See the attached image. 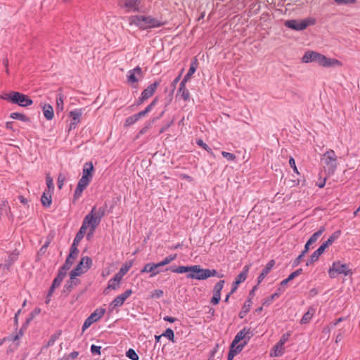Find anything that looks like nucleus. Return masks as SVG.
Returning <instances> with one entry per match:
<instances>
[{
	"label": "nucleus",
	"instance_id": "obj_1",
	"mask_svg": "<svg viewBox=\"0 0 360 360\" xmlns=\"http://www.w3.org/2000/svg\"><path fill=\"white\" fill-rule=\"evenodd\" d=\"M1 98L21 107H27L33 103L32 100L29 96L18 91H11L10 93L4 94L1 96Z\"/></svg>",
	"mask_w": 360,
	"mask_h": 360
},
{
	"label": "nucleus",
	"instance_id": "obj_2",
	"mask_svg": "<svg viewBox=\"0 0 360 360\" xmlns=\"http://www.w3.org/2000/svg\"><path fill=\"white\" fill-rule=\"evenodd\" d=\"M130 24H134L140 29L146 30L147 28L158 27L163 25L157 19L150 16L134 15L130 18Z\"/></svg>",
	"mask_w": 360,
	"mask_h": 360
},
{
	"label": "nucleus",
	"instance_id": "obj_3",
	"mask_svg": "<svg viewBox=\"0 0 360 360\" xmlns=\"http://www.w3.org/2000/svg\"><path fill=\"white\" fill-rule=\"evenodd\" d=\"M105 210L106 205L100 207L98 210L96 207H94L90 213L84 217L83 221L94 231L99 224L101 217L105 215Z\"/></svg>",
	"mask_w": 360,
	"mask_h": 360
},
{
	"label": "nucleus",
	"instance_id": "obj_4",
	"mask_svg": "<svg viewBox=\"0 0 360 360\" xmlns=\"http://www.w3.org/2000/svg\"><path fill=\"white\" fill-rule=\"evenodd\" d=\"M341 234V231L338 230L335 231L332 235L328 238V239L325 241L311 256L310 259L307 262V266L313 264L314 262L317 261L319 257L324 252L325 250L330 245L333 243V242L338 239Z\"/></svg>",
	"mask_w": 360,
	"mask_h": 360
},
{
	"label": "nucleus",
	"instance_id": "obj_5",
	"mask_svg": "<svg viewBox=\"0 0 360 360\" xmlns=\"http://www.w3.org/2000/svg\"><path fill=\"white\" fill-rule=\"evenodd\" d=\"M217 271L214 269H201L199 265L191 266L190 274H187L188 278L195 279H206L212 276H214Z\"/></svg>",
	"mask_w": 360,
	"mask_h": 360
},
{
	"label": "nucleus",
	"instance_id": "obj_6",
	"mask_svg": "<svg viewBox=\"0 0 360 360\" xmlns=\"http://www.w3.org/2000/svg\"><path fill=\"white\" fill-rule=\"evenodd\" d=\"M316 23L314 18H309L302 20H289L285 22V25L290 29L300 31L306 29L309 25H313Z\"/></svg>",
	"mask_w": 360,
	"mask_h": 360
},
{
	"label": "nucleus",
	"instance_id": "obj_7",
	"mask_svg": "<svg viewBox=\"0 0 360 360\" xmlns=\"http://www.w3.org/2000/svg\"><path fill=\"white\" fill-rule=\"evenodd\" d=\"M176 255L174 254V255H170L169 257H167L162 262L153 264V263H148L146 264L143 268V269L141 271L142 272H150L152 273L151 276L157 274L158 273V271H156L158 267L162 266L164 265H166L169 263H170L172 261H173L174 259H176Z\"/></svg>",
	"mask_w": 360,
	"mask_h": 360
},
{
	"label": "nucleus",
	"instance_id": "obj_8",
	"mask_svg": "<svg viewBox=\"0 0 360 360\" xmlns=\"http://www.w3.org/2000/svg\"><path fill=\"white\" fill-rule=\"evenodd\" d=\"M323 160L329 172L333 174L337 168V156L333 150H329L323 154Z\"/></svg>",
	"mask_w": 360,
	"mask_h": 360
},
{
	"label": "nucleus",
	"instance_id": "obj_9",
	"mask_svg": "<svg viewBox=\"0 0 360 360\" xmlns=\"http://www.w3.org/2000/svg\"><path fill=\"white\" fill-rule=\"evenodd\" d=\"M351 273V270L347 265L342 264L340 262H335L329 269V275L331 278L336 277L338 274H344L345 276Z\"/></svg>",
	"mask_w": 360,
	"mask_h": 360
},
{
	"label": "nucleus",
	"instance_id": "obj_10",
	"mask_svg": "<svg viewBox=\"0 0 360 360\" xmlns=\"http://www.w3.org/2000/svg\"><path fill=\"white\" fill-rule=\"evenodd\" d=\"M315 62L318 63L323 67H332V66H341L342 63L335 58H328L324 55L316 52V57Z\"/></svg>",
	"mask_w": 360,
	"mask_h": 360
},
{
	"label": "nucleus",
	"instance_id": "obj_11",
	"mask_svg": "<svg viewBox=\"0 0 360 360\" xmlns=\"http://www.w3.org/2000/svg\"><path fill=\"white\" fill-rule=\"evenodd\" d=\"M105 309H97L84 321L82 326V332H84L91 324L98 321L104 314Z\"/></svg>",
	"mask_w": 360,
	"mask_h": 360
},
{
	"label": "nucleus",
	"instance_id": "obj_12",
	"mask_svg": "<svg viewBox=\"0 0 360 360\" xmlns=\"http://www.w3.org/2000/svg\"><path fill=\"white\" fill-rule=\"evenodd\" d=\"M91 180L88 179V178L85 176H82L79 179L77 188L75 191L74 193V201L77 200L82 194L83 191L87 187Z\"/></svg>",
	"mask_w": 360,
	"mask_h": 360
},
{
	"label": "nucleus",
	"instance_id": "obj_13",
	"mask_svg": "<svg viewBox=\"0 0 360 360\" xmlns=\"http://www.w3.org/2000/svg\"><path fill=\"white\" fill-rule=\"evenodd\" d=\"M89 226L85 224V223L83 221L82 225L79 229V231L77 232V233L75 236V238L74 239L73 243L72 244L70 249L75 251H77L79 252V250L77 248V246L79 243V242L82 240V239L84 238V236L86 231L87 227Z\"/></svg>",
	"mask_w": 360,
	"mask_h": 360
},
{
	"label": "nucleus",
	"instance_id": "obj_14",
	"mask_svg": "<svg viewBox=\"0 0 360 360\" xmlns=\"http://www.w3.org/2000/svg\"><path fill=\"white\" fill-rule=\"evenodd\" d=\"M252 336V333L250 331V329L246 330L245 328H243L236 334L232 342H233V344H238L243 340L244 341L246 340L248 342Z\"/></svg>",
	"mask_w": 360,
	"mask_h": 360
},
{
	"label": "nucleus",
	"instance_id": "obj_15",
	"mask_svg": "<svg viewBox=\"0 0 360 360\" xmlns=\"http://www.w3.org/2000/svg\"><path fill=\"white\" fill-rule=\"evenodd\" d=\"M119 4H123L129 11H138L141 0H120Z\"/></svg>",
	"mask_w": 360,
	"mask_h": 360
},
{
	"label": "nucleus",
	"instance_id": "obj_16",
	"mask_svg": "<svg viewBox=\"0 0 360 360\" xmlns=\"http://www.w3.org/2000/svg\"><path fill=\"white\" fill-rule=\"evenodd\" d=\"M78 254H79V252H77V251H75V250H72L70 249V253H69L68 256L67 257L64 264L61 266L63 268V269H65L67 271L69 270L70 269L71 266L72 265V264L74 263L75 260L77 257Z\"/></svg>",
	"mask_w": 360,
	"mask_h": 360
},
{
	"label": "nucleus",
	"instance_id": "obj_17",
	"mask_svg": "<svg viewBox=\"0 0 360 360\" xmlns=\"http://www.w3.org/2000/svg\"><path fill=\"white\" fill-rule=\"evenodd\" d=\"M137 76L140 77L143 76L142 70L139 66L129 72L128 82L130 83L138 82L139 78L137 77Z\"/></svg>",
	"mask_w": 360,
	"mask_h": 360
},
{
	"label": "nucleus",
	"instance_id": "obj_18",
	"mask_svg": "<svg viewBox=\"0 0 360 360\" xmlns=\"http://www.w3.org/2000/svg\"><path fill=\"white\" fill-rule=\"evenodd\" d=\"M69 116L72 118L71 122L70 124V129H75L76 125L79 122L80 117L82 116L81 110H76L70 111L69 113Z\"/></svg>",
	"mask_w": 360,
	"mask_h": 360
},
{
	"label": "nucleus",
	"instance_id": "obj_19",
	"mask_svg": "<svg viewBox=\"0 0 360 360\" xmlns=\"http://www.w3.org/2000/svg\"><path fill=\"white\" fill-rule=\"evenodd\" d=\"M131 266V261L127 262L124 264H123L120 271L114 276V282H119L122 279V276L127 273Z\"/></svg>",
	"mask_w": 360,
	"mask_h": 360
},
{
	"label": "nucleus",
	"instance_id": "obj_20",
	"mask_svg": "<svg viewBox=\"0 0 360 360\" xmlns=\"http://www.w3.org/2000/svg\"><path fill=\"white\" fill-rule=\"evenodd\" d=\"M159 85H160V82L155 81L154 83H153L150 86H148L141 93V94L143 95V98L148 99L150 97H151L154 94L156 89L158 88V86Z\"/></svg>",
	"mask_w": 360,
	"mask_h": 360
},
{
	"label": "nucleus",
	"instance_id": "obj_21",
	"mask_svg": "<svg viewBox=\"0 0 360 360\" xmlns=\"http://www.w3.org/2000/svg\"><path fill=\"white\" fill-rule=\"evenodd\" d=\"M198 67V62L196 58H194L193 60L191 61L190 68L187 72V74L185 75L184 78L183 79V81L188 82L192 75L195 72L196 69Z\"/></svg>",
	"mask_w": 360,
	"mask_h": 360
},
{
	"label": "nucleus",
	"instance_id": "obj_22",
	"mask_svg": "<svg viewBox=\"0 0 360 360\" xmlns=\"http://www.w3.org/2000/svg\"><path fill=\"white\" fill-rule=\"evenodd\" d=\"M91 265H92V259L89 257L85 256V257H82L81 258L79 262L78 263V264L77 266H81V269H84V271L85 272H86L88 271V269H90Z\"/></svg>",
	"mask_w": 360,
	"mask_h": 360
},
{
	"label": "nucleus",
	"instance_id": "obj_23",
	"mask_svg": "<svg viewBox=\"0 0 360 360\" xmlns=\"http://www.w3.org/2000/svg\"><path fill=\"white\" fill-rule=\"evenodd\" d=\"M41 202L44 207H49L52 202L51 191H45L41 195Z\"/></svg>",
	"mask_w": 360,
	"mask_h": 360
},
{
	"label": "nucleus",
	"instance_id": "obj_24",
	"mask_svg": "<svg viewBox=\"0 0 360 360\" xmlns=\"http://www.w3.org/2000/svg\"><path fill=\"white\" fill-rule=\"evenodd\" d=\"M187 82L181 81L179 85V88L178 89L179 93H181V97L184 101H187L190 99V93L188 89L186 88V83Z\"/></svg>",
	"mask_w": 360,
	"mask_h": 360
},
{
	"label": "nucleus",
	"instance_id": "obj_25",
	"mask_svg": "<svg viewBox=\"0 0 360 360\" xmlns=\"http://www.w3.org/2000/svg\"><path fill=\"white\" fill-rule=\"evenodd\" d=\"M316 57V52L314 51H307L304 53L302 60L304 63H308L315 62Z\"/></svg>",
	"mask_w": 360,
	"mask_h": 360
},
{
	"label": "nucleus",
	"instance_id": "obj_26",
	"mask_svg": "<svg viewBox=\"0 0 360 360\" xmlns=\"http://www.w3.org/2000/svg\"><path fill=\"white\" fill-rule=\"evenodd\" d=\"M43 113L44 117L48 120H51L53 119L54 113L53 107L49 104H44L43 106Z\"/></svg>",
	"mask_w": 360,
	"mask_h": 360
},
{
	"label": "nucleus",
	"instance_id": "obj_27",
	"mask_svg": "<svg viewBox=\"0 0 360 360\" xmlns=\"http://www.w3.org/2000/svg\"><path fill=\"white\" fill-rule=\"evenodd\" d=\"M246 344H247L246 340L243 341V342H242L240 344H238V345H236L237 344H233V342H232L230 346L229 351L233 352L232 354L234 356H236V354H238V353H240L242 351V349H243V347H245V345Z\"/></svg>",
	"mask_w": 360,
	"mask_h": 360
},
{
	"label": "nucleus",
	"instance_id": "obj_28",
	"mask_svg": "<svg viewBox=\"0 0 360 360\" xmlns=\"http://www.w3.org/2000/svg\"><path fill=\"white\" fill-rule=\"evenodd\" d=\"M94 170V166L91 162H86L84 165V169H83V174L82 176H85L88 178V179L91 180L92 178V172Z\"/></svg>",
	"mask_w": 360,
	"mask_h": 360
},
{
	"label": "nucleus",
	"instance_id": "obj_29",
	"mask_svg": "<svg viewBox=\"0 0 360 360\" xmlns=\"http://www.w3.org/2000/svg\"><path fill=\"white\" fill-rule=\"evenodd\" d=\"M315 312V309L313 307H310L308 311L303 315L300 323L306 324L311 319L314 314Z\"/></svg>",
	"mask_w": 360,
	"mask_h": 360
},
{
	"label": "nucleus",
	"instance_id": "obj_30",
	"mask_svg": "<svg viewBox=\"0 0 360 360\" xmlns=\"http://www.w3.org/2000/svg\"><path fill=\"white\" fill-rule=\"evenodd\" d=\"M79 279L77 276H70V280L65 284V288L68 291H71L73 290L74 287L79 283Z\"/></svg>",
	"mask_w": 360,
	"mask_h": 360
},
{
	"label": "nucleus",
	"instance_id": "obj_31",
	"mask_svg": "<svg viewBox=\"0 0 360 360\" xmlns=\"http://www.w3.org/2000/svg\"><path fill=\"white\" fill-rule=\"evenodd\" d=\"M249 268H250V265H245L243 268V271L240 272L237 276L235 281L239 283H241L242 282H243L247 278Z\"/></svg>",
	"mask_w": 360,
	"mask_h": 360
},
{
	"label": "nucleus",
	"instance_id": "obj_32",
	"mask_svg": "<svg viewBox=\"0 0 360 360\" xmlns=\"http://www.w3.org/2000/svg\"><path fill=\"white\" fill-rule=\"evenodd\" d=\"M283 353V347L282 345H280L278 342L276 345L273 347L271 353V356H280Z\"/></svg>",
	"mask_w": 360,
	"mask_h": 360
},
{
	"label": "nucleus",
	"instance_id": "obj_33",
	"mask_svg": "<svg viewBox=\"0 0 360 360\" xmlns=\"http://www.w3.org/2000/svg\"><path fill=\"white\" fill-rule=\"evenodd\" d=\"M191 266H180L178 267L176 266H171L170 269L172 272L182 274V273H187V274H190Z\"/></svg>",
	"mask_w": 360,
	"mask_h": 360
},
{
	"label": "nucleus",
	"instance_id": "obj_34",
	"mask_svg": "<svg viewBox=\"0 0 360 360\" xmlns=\"http://www.w3.org/2000/svg\"><path fill=\"white\" fill-rule=\"evenodd\" d=\"M326 229L324 226L320 227L319 230L315 232L308 240L310 243L314 244L316 242L318 238L322 235V233L325 231Z\"/></svg>",
	"mask_w": 360,
	"mask_h": 360
},
{
	"label": "nucleus",
	"instance_id": "obj_35",
	"mask_svg": "<svg viewBox=\"0 0 360 360\" xmlns=\"http://www.w3.org/2000/svg\"><path fill=\"white\" fill-rule=\"evenodd\" d=\"M129 295L130 294H121L114 299V307L121 306Z\"/></svg>",
	"mask_w": 360,
	"mask_h": 360
},
{
	"label": "nucleus",
	"instance_id": "obj_36",
	"mask_svg": "<svg viewBox=\"0 0 360 360\" xmlns=\"http://www.w3.org/2000/svg\"><path fill=\"white\" fill-rule=\"evenodd\" d=\"M10 117L12 119L20 120L23 122H30V120L25 115L20 113V112H13L11 114Z\"/></svg>",
	"mask_w": 360,
	"mask_h": 360
},
{
	"label": "nucleus",
	"instance_id": "obj_37",
	"mask_svg": "<svg viewBox=\"0 0 360 360\" xmlns=\"http://www.w3.org/2000/svg\"><path fill=\"white\" fill-rule=\"evenodd\" d=\"M251 300L250 298H249L244 304V306L243 307V310L242 311L240 312V318H243V316H242V313H244V314H247L250 309V306H251Z\"/></svg>",
	"mask_w": 360,
	"mask_h": 360
},
{
	"label": "nucleus",
	"instance_id": "obj_38",
	"mask_svg": "<svg viewBox=\"0 0 360 360\" xmlns=\"http://www.w3.org/2000/svg\"><path fill=\"white\" fill-rule=\"evenodd\" d=\"M84 273V269H81V266H76V267L70 271V276L77 277Z\"/></svg>",
	"mask_w": 360,
	"mask_h": 360
},
{
	"label": "nucleus",
	"instance_id": "obj_39",
	"mask_svg": "<svg viewBox=\"0 0 360 360\" xmlns=\"http://www.w3.org/2000/svg\"><path fill=\"white\" fill-rule=\"evenodd\" d=\"M56 109L60 110L63 109V96L62 94H59L56 98Z\"/></svg>",
	"mask_w": 360,
	"mask_h": 360
},
{
	"label": "nucleus",
	"instance_id": "obj_40",
	"mask_svg": "<svg viewBox=\"0 0 360 360\" xmlns=\"http://www.w3.org/2000/svg\"><path fill=\"white\" fill-rule=\"evenodd\" d=\"M126 356L129 358L131 360H138L139 359V356L138 354H136V352L134 351V349H129L127 352H126Z\"/></svg>",
	"mask_w": 360,
	"mask_h": 360
},
{
	"label": "nucleus",
	"instance_id": "obj_41",
	"mask_svg": "<svg viewBox=\"0 0 360 360\" xmlns=\"http://www.w3.org/2000/svg\"><path fill=\"white\" fill-rule=\"evenodd\" d=\"M275 265V261L274 259L270 260L266 266L263 269L262 272L266 274V275L270 272L271 269Z\"/></svg>",
	"mask_w": 360,
	"mask_h": 360
},
{
	"label": "nucleus",
	"instance_id": "obj_42",
	"mask_svg": "<svg viewBox=\"0 0 360 360\" xmlns=\"http://www.w3.org/2000/svg\"><path fill=\"white\" fill-rule=\"evenodd\" d=\"M162 336L167 338L169 340L174 342V334L173 330L167 328L162 334Z\"/></svg>",
	"mask_w": 360,
	"mask_h": 360
},
{
	"label": "nucleus",
	"instance_id": "obj_43",
	"mask_svg": "<svg viewBox=\"0 0 360 360\" xmlns=\"http://www.w3.org/2000/svg\"><path fill=\"white\" fill-rule=\"evenodd\" d=\"M196 143L199 146L206 150L209 153L212 154V149L205 143H204V141L202 139H197Z\"/></svg>",
	"mask_w": 360,
	"mask_h": 360
},
{
	"label": "nucleus",
	"instance_id": "obj_44",
	"mask_svg": "<svg viewBox=\"0 0 360 360\" xmlns=\"http://www.w3.org/2000/svg\"><path fill=\"white\" fill-rule=\"evenodd\" d=\"M41 309L39 308H36L30 315V317L26 321V326H28L30 322L39 314H40Z\"/></svg>",
	"mask_w": 360,
	"mask_h": 360
},
{
	"label": "nucleus",
	"instance_id": "obj_45",
	"mask_svg": "<svg viewBox=\"0 0 360 360\" xmlns=\"http://www.w3.org/2000/svg\"><path fill=\"white\" fill-rule=\"evenodd\" d=\"M224 284V280L218 281L214 287L213 292H221Z\"/></svg>",
	"mask_w": 360,
	"mask_h": 360
},
{
	"label": "nucleus",
	"instance_id": "obj_46",
	"mask_svg": "<svg viewBox=\"0 0 360 360\" xmlns=\"http://www.w3.org/2000/svg\"><path fill=\"white\" fill-rule=\"evenodd\" d=\"M138 120H139L136 117V115H134L130 116V117L127 118V120L125 121L124 125L125 126H130V125L134 124L135 122H136Z\"/></svg>",
	"mask_w": 360,
	"mask_h": 360
},
{
	"label": "nucleus",
	"instance_id": "obj_47",
	"mask_svg": "<svg viewBox=\"0 0 360 360\" xmlns=\"http://www.w3.org/2000/svg\"><path fill=\"white\" fill-rule=\"evenodd\" d=\"M279 294H271V296H269L267 299H266L263 303L262 306H269L270 304L272 303L275 297H278Z\"/></svg>",
	"mask_w": 360,
	"mask_h": 360
},
{
	"label": "nucleus",
	"instance_id": "obj_48",
	"mask_svg": "<svg viewBox=\"0 0 360 360\" xmlns=\"http://www.w3.org/2000/svg\"><path fill=\"white\" fill-rule=\"evenodd\" d=\"M46 184H47V187H48L47 191H53L54 186H53V179L50 176L49 174L46 175Z\"/></svg>",
	"mask_w": 360,
	"mask_h": 360
},
{
	"label": "nucleus",
	"instance_id": "obj_49",
	"mask_svg": "<svg viewBox=\"0 0 360 360\" xmlns=\"http://www.w3.org/2000/svg\"><path fill=\"white\" fill-rule=\"evenodd\" d=\"M61 282L62 281H60L59 279L56 278L53 280V283H52L51 286L50 287L48 292H53L54 291L55 288L60 285Z\"/></svg>",
	"mask_w": 360,
	"mask_h": 360
},
{
	"label": "nucleus",
	"instance_id": "obj_50",
	"mask_svg": "<svg viewBox=\"0 0 360 360\" xmlns=\"http://www.w3.org/2000/svg\"><path fill=\"white\" fill-rule=\"evenodd\" d=\"M221 155L224 158H225L231 161H233L236 158V157L234 154L229 153V152H226V151H222Z\"/></svg>",
	"mask_w": 360,
	"mask_h": 360
},
{
	"label": "nucleus",
	"instance_id": "obj_51",
	"mask_svg": "<svg viewBox=\"0 0 360 360\" xmlns=\"http://www.w3.org/2000/svg\"><path fill=\"white\" fill-rule=\"evenodd\" d=\"M67 270L63 269L62 267L60 268L58 275L56 278L59 279L60 281H63L64 277L66 276Z\"/></svg>",
	"mask_w": 360,
	"mask_h": 360
},
{
	"label": "nucleus",
	"instance_id": "obj_52",
	"mask_svg": "<svg viewBox=\"0 0 360 360\" xmlns=\"http://www.w3.org/2000/svg\"><path fill=\"white\" fill-rule=\"evenodd\" d=\"M221 300V294H214L211 299V303L213 304H217Z\"/></svg>",
	"mask_w": 360,
	"mask_h": 360
},
{
	"label": "nucleus",
	"instance_id": "obj_53",
	"mask_svg": "<svg viewBox=\"0 0 360 360\" xmlns=\"http://www.w3.org/2000/svg\"><path fill=\"white\" fill-rule=\"evenodd\" d=\"M289 165L293 169V171L295 173L299 174V172H298L297 168L296 165H295V160H294V158L292 157L290 158Z\"/></svg>",
	"mask_w": 360,
	"mask_h": 360
},
{
	"label": "nucleus",
	"instance_id": "obj_54",
	"mask_svg": "<svg viewBox=\"0 0 360 360\" xmlns=\"http://www.w3.org/2000/svg\"><path fill=\"white\" fill-rule=\"evenodd\" d=\"M181 75L179 74V76H177L174 80L173 82H172L171 84V86H172V94H173L174 89H176V84L179 82V81L181 79Z\"/></svg>",
	"mask_w": 360,
	"mask_h": 360
},
{
	"label": "nucleus",
	"instance_id": "obj_55",
	"mask_svg": "<svg viewBox=\"0 0 360 360\" xmlns=\"http://www.w3.org/2000/svg\"><path fill=\"white\" fill-rule=\"evenodd\" d=\"M27 326H26V323L22 326V328L20 329V330L18 332V333L17 335H15L13 338V341H15L17 340H18L20 337L22 336L23 335V329L24 328H26Z\"/></svg>",
	"mask_w": 360,
	"mask_h": 360
},
{
	"label": "nucleus",
	"instance_id": "obj_56",
	"mask_svg": "<svg viewBox=\"0 0 360 360\" xmlns=\"http://www.w3.org/2000/svg\"><path fill=\"white\" fill-rule=\"evenodd\" d=\"M65 179V178L63 174H59L58 178V186L59 189L62 188Z\"/></svg>",
	"mask_w": 360,
	"mask_h": 360
},
{
	"label": "nucleus",
	"instance_id": "obj_57",
	"mask_svg": "<svg viewBox=\"0 0 360 360\" xmlns=\"http://www.w3.org/2000/svg\"><path fill=\"white\" fill-rule=\"evenodd\" d=\"M101 347H99V346H96V345H91V351L93 354H101Z\"/></svg>",
	"mask_w": 360,
	"mask_h": 360
},
{
	"label": "nucleus",
	"instance_id": "obj_58",
	"mask_svg": "<svg viewBox=\"0 0 360 360\" xmlns=\"http://www.w3.org/2000/svg\"><path fill=\"white\" fill-rule=\"evenodd\" d=\"M157 101L158 99L155 98L146 108V109L144 110L145 111H146L147 113H148L151 110L152 108H153V106L155 105V103H157Z\"/></svg>",
	"mask_w": 360,
	"mask_h": 360
},
{
	"label": "nucleus",
	"instance_id": "obj_59",
	"mask_svg": "<svg viewBox=\"0 0 360 360\" xmlns=\"http://www.w3.org/2000/svg\"><path fill=\"white\" fill-rule=\"evenodd\" d=\"M289 336H290V334H288V333H285V334L283 335V336L281 337V338L278 341L279 344L282 345L283 346L285 342L288 340Z\"/></svg>",
	"mask_w": 360,
	"mask_h": 360
},
{
	"label": "nucleus",
	"instance_id": "obj_60",
	"mask_svg": "<svg viewBox=\"0 0 360 360\" xmlns=\"http://www.w3.org/2000/svg\"><path fill=\"white\" fill-rule=\"evenodd\" d=\"M338 4H349L356 3V0H335Z\"/></svg>",
	"mask_w": 360,
	"mask_h": 360
},
{
	"label": "nucleus",
	"instance_id": "obj_61",
	"mask_svg": "<svg viewBox=\"0 0 360 360\" xmlns=\"http://www.w3.org/2000/svg\"><path fill=\"white\" fill-rule=\"evenodd\" d=\"M305 255V254H303V252H301V254L295 259L293 265L297 266L300 262L302 257Z\"/></svg>",
	"mask_w": 360,
	"mask_h": 360
},
{
	"label": "nucleus",
	"instance_id": "obj_62",
	"mask_svg": "<svg viewBox=\"0 0 360 360\" xmlns=\"http://www.w3.org/2000/svg\"><path fill=\"white\" fill-rule=\"evenodd\" d=\"M173 122L174 121L172 120L171 122L165 124L164 127H162L160 130V134H162L164 131H165L173 124Z\"/></svg>",
	"mask_w": 360,
	"mask_h": 360
},
{
	"label": "nucleus",
	"instance_id": "obj_63",
	"mask_svg": "<svg viewBox=\"0 0 360 360\" xmlns=\"http://www.w3.org/2000/svg\"><path fill=\"white\" fill-rule=\"evenodd\" d=\"M240 283H238L237 281H233V285H232V288L231 289V291L229 292H235V291L237 290L238 288V286Z\"/></svg>",
	"mask_w": 360,
	"mask_h": 360
},
{
	"label": "nucleus",
	"instance_id": "obj_64",
	"mask_svg": "<svg viewBox=\"0 0 360 360\" xmlns=\"http://www.w3.org/2000/svg\"><path fill=\"white\" fill-rule=\"evenodd\" d=\"M180 177L183 179H186L188 180V181H193V178L190 176H188V174H181L180 175Z\"/></svg>",
	"mask_w": 360,
	"mask_h": 360
}]
</instances>
